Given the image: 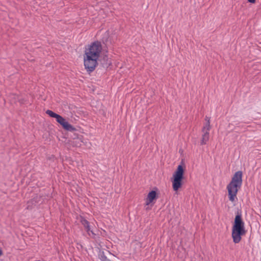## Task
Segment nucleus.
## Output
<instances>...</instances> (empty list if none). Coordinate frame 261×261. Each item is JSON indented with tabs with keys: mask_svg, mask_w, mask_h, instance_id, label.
<instances>
[{
	"mask_svg": "<svg viewBox=\"0 0 261 261\" xmlns=\"http://www.w3.org/2000/svg\"><path fill=\"white\" fill-rule=\"evenodd\" d=\"M102 50L101 43L96 41L86 48L84 55L85 69L89 72L93 71L98 64L97 60Z\"/></svg>",
	"mask_w": 261,
	"mask_h": 261,
	"instance_id": "1",
	"label": "nucleus"
},
{
	"mask_svg": "<svg viewBox=\"0 0 261 261\" xmlns=\"http://www.w3.org/2000/svg\"><path fill=\"white\" fill-rule=\"evenodd\" d=\"M242 184V172L237 171L232 177L231 181L227 186L228 195L229 201L232 202L237 199V194Z\"/></svg>",
	"mask_w": 261,
	"mask_h": 261,
	"instance_id": "2",
	"label": "nucleus"
},
{
	"mask_svg": "<svg viewBox=\"0 0 261 261\" xmlns=\"http://www.w3.org/2000/svg\"><path fill=\"white\" fill-rule=\"evenodd\" d=\"M246 232L245 224L242 220L241 214L238 212L232 228L231 235L233 242L239 243L242 239V236L245 235Z\"/></svg>",
	"mask_w": 261,
	"mask_h": 261,
	"instance_id": "3",
	"label": "nucleus"
},
{
	"mask_svg": "<svg viewBox=\"0 0 261 261\" xmlns=\"http://www.w3.org/2000/svg\"><path fill=\"white\" fill-rule=\"evenodd\" d=\"M46 113L50 117L56 118L57 122L62 126L64 129L71 132L70 134V140H76L79 138V136H83L82 135L75 132L76 130V129L73 126L69 124L66 119L61 115L57 114L49 110H47L46 111Z\"/></svg>",
	"mask_w": 261,
	"mask_h": 261,
	"instance_id": "4",
	"label": "nucleus"
},
{
	"mask_svg": "<svg viewBox=\"0 0 261 261\" xmlns=\"http://www.w3.org/2000/svg\"><path fill=\"white\" fill-rule=\"evenodd\" d=\"M185 169L181 165H179L173 173L171 178L172 188L174 191L177 192L182 186V180L184 178Z\"/></svg>",
	"mask_w": 261,
	"mask_h": 261,
	"instance_id": "5",
	"label": "nucleus"
},
{
	"mask_svg": "<svg viewBox=\"0 0 261 261\" xmlns=\"http://www.w3.org/2000/svg\"><path fill=\"white\" fill-rule=\"evenodd\" d=\"M158 198L157 194L156 191H151L147 195L146 198L145 199V204L148 205L150 203L153 202V200H155Z\"/></svg>",
	"mask_w": 261,
	"mask_h": 261,
	"instance_id": "6",
	"label": "nucleus"
},
{
	"mask_svg": "<svg viewBox=\"0 0 261 261\" xmlns=\"http://www.w3.org/2000/svg\"><path fill=\"white\" fill-rule=\"evenodd\" d=\"M81 222L82 224V225H84L85 228L86 229L88 234L89 236H91V234H90V233H91L92 234L91 237L93 238H94L95 236V234L93 232V231L90 230L89 222L87 220H86L85 218H84L83 217H81Z\"/></svg>",
	"mask_w": 261,
	"mask_h": 261,
	"instance_id": "7",
	"label": "nucleus"
},
{
	"mask_svg": "<svg viewBox=\"0 0 261 261\" xmlns=\"http://www.w3.org/2000/svg\"><path fill=\"white\" fill-rule=\"evenodd\" d=\"M71 145L73 147H81L84 143L83 136H79V138L76 140L69 141Z\"/></svg>",
	"mask_w": 261,
	"mask_h": 261,
	"instance_id": "8",
	"label": "nucleus"
},
{
	"mask_svg": "<svg viewBox=\"0 0 261 261\" xmlns=\"http://www.w3.org/2000/svg\"><path fill=\"white\" fill-rule=\"evenodd\" d=\"M202 138L200 141V144L201 145H205L209 140V133L206 132H202Z\"/></svg>",
	"mask_w": 261,
	"mask_h": 261,
	"instance_id": "9",
	"label": "nucleus"
},
{
	"mask_svg": "<svg viewBox=\"0 0 261 261\" xmlns=\"http://www.w3.org/2000/svg\"><path fill=\"white\" fill-rule=\"evenodd\" d=\"M111 64V61L108 56H105L103 57V59L101 61V64L104 68L109 67Z\"/></svg>",
	"mask_w": 261,
	"mask_h": 261,
	"instance_id": "10",
	"label": "nucleus"
},
{
	"mask_svg": "<svg viewBox=\"0 0 261 261\" xmlns=\"http://www.w3.org/2000/svg\"><path fill=\"white\" fill-rule=\"evenodd\" d=\"M211 128V126L210 125V122L208 121V122H207L206 124L204 125V126L203 127L202 129V132L207 131V132L209 133Z\"/></svg>",
	"mask_w": 261,
	"mask_h": 261,
	"instance_id": "11",
	"label": "nucleus"
},
{
	"mask_svg": "<svg viewBox=\"0 0 261 261\" xmlns=\"http://www.w3.org/2000/svg\"><path fill=\"white\" fill-rule=\"evenodd\" d=\"M205 121H206V122H208V121L210 122V118L206 116L205 118Z\"/></svg>",
	"mask_w": 261,
	"mask_h": 261,
	"instance_id": "12",
	"label": "nucleus"
},
{
	"mask_svg": "<svg viewBox=\"0 0 261 261\" xmlns=\"http://www.w3.org/2000/svg\"><path fill=\"white\" fill-rule=\"evenodd\" d=\"M248 1L251 3H254L255 2V0H248Z\"/></svg>",
	"mask_w": 261,
	"mask_h": 261,
	"instance_id": "13",
	"label": "nucleus"
},
{
	"mask_svg": "<svg viewBox=\"0 0 261 261\" xmlns=\"http://www.w3.org/2000/svg\"><path fill=\"white\" fill-rule=\"evenodd\" d=\"M3 254V252L1 249H0V256Z\"/></svg>",
	"mask_w": 261,
	"mask_h": 261,
	"instance_id": "14",
	"label": "nucleus"
}]
</instances>
